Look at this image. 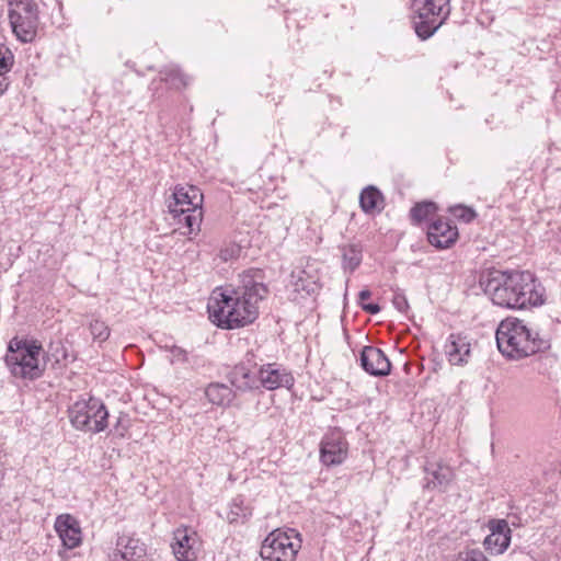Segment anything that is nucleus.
<instances>
[{"label": "nucleus", "instance_id": "39", "mask_svg": "<svg viewBox=\"0 0 561 561\" xmlns=\"http://www.w3.org/2000/svg\"><path fill=\"white\" fill-rule=\"evenodd\" d=\"M9 87V80L7 75L0 73V96L7 91Z\"/></svg>", "mask_w": 561, "mask_h": 561}, {"label": "nucleus", "instance_id": "15", "mask_svg": "<svg viewBox=\"0 0 561 561\" xmlns=\"http://www.w3.org/2000/svg\"><path fill=\"white\" fill-rule=\"evenodd\" d=\"M359 362L362 368L371 376H387L391 370V363L386 354L373 345L364 346Z\"/></svg>", "mask_w": 561, "mask_h": 561}, {"label": "nucleus", "instance_id": "8", "mask_svg": "<svg viewBox=\"0 0 561 561\" xmlns=\"http://www.w3.org/2000/svg\"><path fill=\"white\" fill-rule=\"evenodd\" d=\"M9 19L12 32L22 43H32L38 28V5L33 0H10Z\"/></svg>", "mask_w": 561, "mask_h": 561}, {"label": "nucleus", "instance_id": "31", "mask_svg": "<svg viewBox=\"0 0 561 561\" xmlns=\"http://www.w3.org/2000/svg\"><path fill=\"white\" fill-rule=\"evenodd\" d=\"M14 62V56L12 51L5 46L0 45V73L7 75Z\"/></svg>", "mask_w": 561, "mask_h": 561}, {"label": "nucleus", "instance_id": "25", "mask_svg": "<svg viewBox=\"0 0 561 561\" xmlns=\"http://www.w3.org/2000/svg\"><path fill=\"white\" fill-rule=\"evenodd\" d=\"M160 80L164 81L170 88L180 89L188 84V77L185 76L176 66L164 67L160 71Z\"/></svg>", "mask_w": 561, "mask_h": 561}, {"label": "nucleus", "instance_id": "27", "mask_svg": "<svg viewBox=\"0 0 561 561\" xmlns=\"http://www.w3.org/2000/svg\"><path fill=\"white\" fill-rule=\"evenodd\" d=\"M291 279L296 291H305L308 295H312L319 289L318 283L305 270L293 272Z\"/></svg>", "mask_w": 561, "mask_h": 561}, {"label": "nucleus", "instance_id": "38", "mask_svg": "<svg viewBox=\"0 0 561 561\" xmlns=\"http://www.w3.org/2000/svg\"><path fill=\"white\" fill-rule=\"evenodd\" d=\"M362 309L370 314H377L380 311V306L374 302L362 304Z\"/></svg>", "mask_w": 561, "mask_h": 561}, {"label": "nucleus", "instance_id": "1", "mask_svg": "<svg viewBox=\"0 0 561 561\" xmlns=\"http://www.w3.org/2000/svg\"><path fill=\"white\" fill-rule=\"evenodd\" d=\"M262 270L251 268L239 275L237 286L214 291L208 302L211 321L221 329L232 330L254 322L259 317V304L267 297L268 288Z\"/></svg>", "mask_w": 561, "mask_h": 561}, {"label": "nucleus", "instance_id": "2", "mask_svg": "<svg viewBox=\"0 0 561 561\" xmlns=\"http://www.w3.org/2000/svg\"><path fill=\"white\" fill-rule=\"evenodd\" d=\"M479 283L493 305L501 308L522 310L545 304V288L529 271L493 270Z\"/></svg>", "mask_w": 561, "mask_h": 561}, {"label": "nucleus", "instance_id": "6", "mask_svg": "<svg viewBox=\"0 0 561 561\" xmlns=\"http://www.w3.org/2000/svg\"><path fill=\"white\" fill-rule=\"evenodd\" d=\"M68 413L76 430L100 433L107 427L108 411L101 399H80L69 408Z\"/></svg>", "mask_w": 561, "mask_h": 561}, {"label": "nucleus", "instance_id": "34", "mask_svg": "<svg viewBox=\"0 0 561 561\" xmlns=\"http://www.w3.org/2000/svg\"><path fill=\"white\" fill-rule=\"evenodd\" d=\"M454 561H488L482 551L472 549L460 552Z\"/></svg>", "mask_w": 561, "mask_h": 561}, {"label": "nucleus", "instance_id": "33", "mask_svg": "<svg viewBox=\"0 0 561 561\" xmlns=\"http://www.w3.org/2000/svg\"><path fill=\"white\" fill-rule=\"evenodd\" d=\"M451 211L456 218L466 224L471 222L477 217V214L472 208L462 205L454 207Z\"/></svg>", "mask_w": 561, "mask_h": 561}, {"label": "nucleus", "instance_id": "10", "mask_svg": "<svg viewBox=\"0 0 561 561\" xmlns=\"http://www.w3.org/2000/svg\"><path fill=\"white\" fill-rule=\"evenodd\" d=\"M347 442L340 431L324 435L320 445V459L325 466L341 465L347 456Z\"/></svg>", "mask_w": 561, "mask_h": 561}, {"label": "nucleus", "instance_id": "14", "mask_svg": "<svg viewBox=\"0 0 561 561\" xmlns=\"http://www.w3.org/2000/svg\"><path fill=\"white\" fill-rule=\"evenodd\" d=\"M424 485L426 490L447 491L453 482L455 474L453 469L443 462H430L424 466Z\"/></svg>", "mask_w": 561, "mask_h": 561}, {"label": "nucleus", "instance_id": "3", "mask_svg": "<svg viewBox=\"0 0 561 561\" xmlns=\"http://www.w3.org/2000/svg\"><path fill=\"white\" fill-rule=\"evenodd\" d=\"M495 339L499 351L508 359H522L550 348V340L540 336L523 320L508 317L496 329Z\"/></svg>", "mask_w": 561, "mask_h": 561}, {"label": "nucleus", "instance_id": "20", "mask_svg": "<svg viewBox=\"0 0 561 561\" xmlns=\"http://www.w3.org/2000/svg\"><path fill=\"white\" fill-rule=\"evenodd\" d=\"M470 342L466 335L451 333L445 344V354L451 365H463L470 356Z\"/></svg>", "mask_w": 561, "mask_h": 561}, {"label": "nucleus", "instance_id": "37", "mask_svg": "<svg viewBox=\"0 0 561 561\" xmlns=\"http://www.w3.org/2000/svg\"><path fill=\"white\" fill-rule=\"evenodd\" d=\"M241 363H245V365L251 369L259 365V363L256 362V355L252 351L247 352Z\"/></svg>", "mask_w": 561, "mask_h": 561}, {"label": "nucleus", "instance_id": "28", "mask_svg": "<svg viewBox=\"0 0 561 561\" xmlns=\"http://www.w3.org/2000/svg\"><path fill=\"white\" fill-rule=\"evenodd\" d=\"M164 348H165V351L171 353V355H172L171 363L172 364L181 363V364L187 365L192 368H195L199 365V357L197 355L191 354L190 352H187L186 350H184L178 345H171V346L165 345Z\"/></svg>", "mask_w": 561, "mask_h": 561}, {"label": "nucleus", "instance_id": "13", "mask_svg": "<svg viewBox=\"0 0 561 561\" xmlns=\"http://www.w3.org/2000/svg\"><path fill=\"white\" fill-rule=\"evenodd\" d=\"M458 238L457 227L451 220L438 218L427 227V240L437 249L450 248Z\"/></svg>", "mask_w": 561, "mask_h": 561}, {"label": "nucleus", "instance_id": "9", "mask_svg": "<svg viewBox=\"0 0 561 561\" xmlns=\"http://www.w3.org/2000/svg\"><path fill=\"white\" fill-rule=\"evenodd\" d=\"M259 389L276 390L279 388L290 389L295 378L290 370L278 363L262 364L259 368Z\"/></svg>", "mask_w": 561, "mask_h": 561}, {"label": "nucleus", "instance_id": "11", "mask_svg": "<svg viewBox=\"0 0 561 561\" xmlns=\"http://www.w3.org/2000/svg\"><path fill=\"white\" fill-rule=\"evenodd\" d=\"M490 534L485 537L484 548L492 554L503 553L511 543L512 530L506 519H490L488 522Z\"/></svg>", "mask_w": 561, "mask_h": 561}, {"label": "nucleus", "instance_id": "17", "mask_svg": "<svg viewBox=\"0 0 561 561\" xmlns=\"http://www.w3.org/2000/svg\"><path fill=\"white\" fill-rule=\"evenodd\" d=\"M197 535L187 527H179L173 533L171 545L173 553L179 561H193L196 559Z\"/></svg>", "mask_w": 561, "mask_h": 561}, {"label": "nucleus", "instance_id": "22", "mask_svg": "<svg viewBox=\"0 0 561 561\" xmlns=\"http://www.w3.org/2000/svg\"><path fill=\"white\" fill-rule=\"evenodd\" d=\"M207 400L217 407L227 408L236 397V392L226 383L210 382L205 389Z\"/></svg>", "mask_w": 561, "mask_h": 561}, {"label": "nucleus", "instance_id": "5", "mask_svg": "<svg viewBox=\"0 0 561 561\" xmlns=\"http://www.w3.org/2000/svg\"><path fill=\"white\" fill-rule=\"evenodd\" d=\"M450 0H413L414 30L421 39L430 38L448 19Z\"/></svg>", "mask_w": 561, "mask_h": 561}, {"label": "nucleus", "instance_id": "30", "mask_svg": "<svg viewBox=\"0 0 561 561\" xmlns=\"http://www.w3.org/2000/svg\"><path fill=\"white\" fill-rule=\"evenodd\" d=\"M90 332L95 341L104 342L110 336V329L105 322L101 320H93L90 323Z\"/></svg>", "mask_w": 561, "mask_h": 561}, {"label": "nucleus", "instance_id": "12", "mask_svg": "<svg viewBox=\"0 0 561 561\" xmlns=\"http://www.w3.org/2000/svg\"><path fill=\"white\" fill-rule=\"evenodd\" d=\"M172 202L169 203L170 214H183V209L199 208L204 196L202 191L194 185H176L172 193Z\"/></svg>", "mask_w": 561, "mask_h": 561}, {"label": "nucleus", "instance_id": "21", "mask_svg": "<svg viewBox=\"0 0 561 561\" xmlns=\"http://www.w3.org/2000/svg\"><path fill=\"white\" fill-rule=\"evenodd\" d=\"M174 219H176V224L181 228H185L182 232L183 236L191 237L192 234H197L201 230V224L203 220V209L192 208L183 209V214H171Z\"/></svg>", "mask_w": 561, "mask_h": 561}, {"label": "nucleus", "instance_id": "18", "mask_svg": "<svg viewBox=\"0 0 561 561\" xmlns=\"http://www.w3.org/2000/svg\"><path fill=\"white\" fill-rule=\"evenodd\" d=\"M54 527L67 549H75L81 543V527L78 519L72 515L61 514L57 516Z\"/></svg>", "mask_w": 561, "mask_h": 561}, {"label": "nucleus", "instance_id": "19", "mask_svg": "<svg viewBox=\"0 0 561 561\" xmlns=\"http://www.w3.org/2000/svg\"><path fill=\"white\" fill-rule=\"evenodd\" d=\"M227 378L238 391H251L259 389V371L254 374L245 363L237 364L228 374Z\"/></svg>", "mask_w": 561, "mask_h": 561}, {"label": "nucleus", "instance_id": "32", "mask_svg": "<svg viewBox=\"0 0 561 561\" xmlns=\"http://www.w3.org/2000/svg\"><path fill=\"white\" fill-rule=\"evenodd\" d=\"M50 357L54 358L55 364H60L61 362L68 360V353L64 345L58 342L56 344H50L49 353L47 355V360H50Z\"/></svg>", "mask_w": 561, "mask_h": 561}, {"label": "nucleus", "instance_id": "23", "mask_svg": "<svg viewBox=\"0 0 561 561\" xmlns=\"http://www.w3.org/2000/svg\"><path fill=\"white\" fill-rule=\"evenodd\" d=\"M383 198L380 191L375 186H367L359 195V205L364 213L373 214L374 211L381 210L380 205Z\"/></svg>", "mask_w": 561, "mask_h": 561}, {"label": "nucleus", "instance_id": "7", "mask_svg": "<svg viewBox=\"0 0 561 561\" xmlns=\"http://www.w3.org/2000/svg\"><path fill=\"white\" fill-rule=\"evenodd\" d=\"M300 548L301 538L296 529H275L263 541L260 554L264 561H295Z\"/></svg>", "mask_w": 561, "mask_h": 561}, {"label": "nucleus", "instance_id": "26", "mask_svg": "<svg viewBox=\"0 0 561 561\" xmlns=\"http://www.w3.org/2000/svg\"><path fill=\"white\" fill-rule=\"evenodd\" d=\"M251 515V508L245 504V500L243 496L238 495L234 499H232L230 503V510L227 516L229 523H243Z\"/></svg>", "mask_w": 561, "mask_h": 561}, {"label": "nucleus", "instance_id": "16", "mask_svg": "<svg viewBox=\"0 0 561 561\" xmlns=\"http://www.w3.org/2000/svg\"><path fill=\"white\" fill-rule=\"evenodd\" d=\"M146 546L140 539L122 535L117 538L116 549L111 561H146Z\"/></svg>", "mask_w": 561, "mask_h": 561}, {"label": "nucleus", "instance_id": "4", "mask_svg": "<svg viewBox=\"0 0 561 561\" xmlns=\"http://www.w3.org/2000/svg\"><path fill=\"white\" fill-rule=\"evenodd\" d=\"M43 353L38 341L15 336L8 343L4 363L12 377L35 380L45 371L46 363L41 359Z\"/></svg>", "mask_w": 561, "mask_h": 561}, {"label": "nucleus", "instance_id": "35", "mask_svg": "<svg viewBox=\"0 0 561 561\" xmlns=\"http://www.w3.org/2000/svg\"><path fill=\"white\" fill-rule=\"evenodd\" d=\"M392 304L394 308L400 312H405L409 308L405 295L399 289L394 290L393 293Z\"/></svg>", "mask_w": 561, "mask_h": 561}, {"label": "nucleus", "instance_id": "40", "mask_svg": "<svg viewBox=\"0 0 561 561\" xmlns=\"http://www.w3.org/2000/svg\"><path fill=\"white\" fill-rule=\"evenodd\" d=\"M370 296H371L370 290H368V289L360 290L359 294H358V304H359V306L362 307V304H366L365 301L367 299H369Z\"/></svg>", "mask_w": 561, "mask_h": 561}, {"label": "nucleus", "instance_id": "24", "mask_svg": "<svg viewBox=\"0 0 561 561\" xmlns=\"http://www.w3.org/2000/svg\"><path fill=\"white\" fill-rule=\"evenodd\" d=\"M342 266L344 271L353 273L362 263L363 251L358 244H347L341 248Z\"/></svg>", "mask_w": 561, "mask_h": 561}, {"label": "nucleus", "instance_id": "36", "mask_svg": "<svg viewBox=\"0 0 561 561\" xmlns=\"http://www.w3.org/2000/svg\"><path fill=\"white\" fill-rule=\"evenodd\" d=\"M239 253H240V249L239 248L230 247V248L221 249L220 253H219V256H220L221 260L228 261V260H231V259L238 256Z\"/></svg>", "mask_w": 561, "mask_h": 561}, {"label": "nucleus", "instance_id": "29", "mask_svg": "<svg viewBox=\"0 0 561 561\" xmlns=\"http://www.w3.org/2000/svg\"><path fill=\"white\" fill-rule=\"evenodd\" d=\"M437 206L434 202H421L416 203L410 210V217L416 225L427 219L431 215L435 214Z\"/></svg>", "mask_w": 561, "mask_h": 561}]
</instances>
